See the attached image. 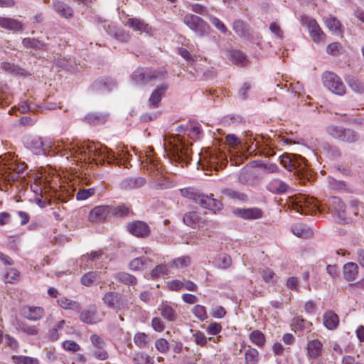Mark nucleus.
<instances>
[{
  "label": "nucleus",
  "instance_id": "1",
  "mask_svg": "<svg viewBox=\"0 0 364 364\" xmlns=\"http://www.w3.org/2000/svg\"><path fill=\"white\" fill-rule=\"evenodd\" d=\"M24 144L27 149L36 155H49L50 153L66 156V158L73 156L77 161L85 163L95 161L97 164L105 159H112L115 157L112 151L106 146L92 142H82L80 144L65 145L63 142L56 144H47L43 138L38 136H27L24 138Z\"/></svg>",
  "mask_w": 364,
  "mask_h": 364
},
{
  "label": "nucleus",
  "instance_id": "2",
  "mask_svg": "<svg viewBox=\"0 0 364 364\" xmlns=\"http://www.w3.org/2000/svg\"><path fill=\"white\" fill-rule=\"evenodd\" d=\"M144 168L151 172L149 186L156 190H163L171 188L173 186L167 177L164 174L163 168L160 163L151 157H146L145 161H142Z\"/></svg>",
  "mask_w": 364,
  "mask_h": 364
},
{
  "label": "nucleus",
  "instance_id": "3",
  "mask_svg": "<svg viewBox=\"0 0 364 364\" xmlns=\"http://www.w3.org/2000/svg\"><path fill=\"white\" fill-rule=\"evenodd\" d=\"M289 202L291 208L300 213L312 215L316 213L317 210L321 211L317 200L304 194H298L291 197Z\"/></svg>",
  "mask_w": 364,
  "mask_h": 364
},
{
  "label": "nucleus",
  "instance_id": "4",
  "mask_svg": "<svg viewBox=\"0 0 364 364\" xmlns=\"http://www.w3.org/2000/svg\"><path fill=\"white\" fill-rule=\"evenodd\" d=\"M166 77V73L149 68H139L132 75L131 79L136 85H146L161 80Z\"/></svg>",
  "mask_w": 364,
  "mask_h": 364
},
{
  "label": "nucleus",
  "instance_id": "5",
  "mask_svg": "<svg viewBox=\"0 0 364 364\" xmlns=\"http://www.w3.org/2000/svg\"><path fill=\"white\" fill-rule=\"evenodd\" d=\"M183 222L188 227L198 228L202 231L213 228L217 225L215 222L204 218L200 213L195 210L185 213L183 216Z\"/></svg>",
  "mask_w": 364,
  "mask_h": 364
},
{
  "label": "nucleus",
  "instance_id": "6",
  "mask_svg": "<svg viewBox=\"0 0 364 364\" xmlns=\"http://www.w3.org/2000/svg\"><path fill=\"white\" fill-rule=\"evenodd\" d=\"M280 164L289 171H295L298 175H304L306 168V159L295 154H283L279 156Z\"/></svg>",
  "mask_w": 364,
  "mask_h": 364
},
{
  "label": "nucleus",
  "instance_id": "7",
  "mask_svg": "<svg viewBox=\"0 0 364 364\" xmlns=\"http://www.w3.org/2000/svg\"><path fill=\"white\" fill-rule=\"evenodd\" d=\"M164 141L166 151L172 154L176 160H183V156L188 155V149L186 147L180 137L173 136Z\"/></svg>",
  "mask_w": 364,
  "mask_h": 364
},
{
  "label": "nucleus",
  "instance_id": "8",
  "mask_svg": "<svg viewBox=\"0 0 364 364\" xmlns=\"http://www.w3.org/2000/svg\"><path fill=\"white\" fill-rule=\"evenodd\" d=\"M323 84L333 94L342 96L346 93V86L341 79L334 73L326 71L322 75Z\"/></svg>",
  "mask_w": 364,
  "mask_h": 364
},
{
  "label": "nucleus",
  "instance_id": "9",
  "mask_svg": "<svg viewBox=\"0 0 364 364\" xmlns=\"http://www.w3.org/2000/svg\"><path fill=\"white\" fill-rule=\"evenodd\" d=\"M327 206L332 215L338 222H344L346 219V205L338 197H331L328 200Z\"/></svg>",
  "mask_w": 364,
  "mask_h": 364
},
{
  "label": "nucleus",
  "instance_id": "10",
  "mask_svg": "<svg viewBox=\"0 0 364 364\" xmlns=\"http://www.w3.org/2000/svg\"><path fill=\"white\" fill-rule=\"evenodd\" d=\"M104 303L109 308L117 311L125 309L127 305V301L117 293L107 292L102 297Z\"/></svg>",
  "mask_w": 364,
  "mask_h": 364
},
{
  "label": "nucleus",
  "instance_id": "11",
  "mask_svg": "<svg viewBox=\"0 0 364 364\" xmlns=\"http://www.w3.org/2000/svg\"><path fill=\"white\" fill-rule=\"evenodd\" d=\"M112 215V209L109 205H98L92 208L88 215L89 221L92 223H101Z\"/></svg>",
  "mask_w": 364,
  "mask_h": 364
},
{
  "label": "nucleus",
  "instance_id": "12",
  "mask_svg": "<svg viewBox=\"0 0 364 364\" xmlns=\"http://www.w3.org/2000/svg\"><path fill=\"white\" fill-rule=\"evenodd\" d=\"M195 202L204 208L214 211L220 210L223 206L220 201L199 193H198L196 198H195Z\"/></svg>",
  "mask_w": 364,
  "mask_h": 364
},
{
  "label": "nucleus",
  "instance_id": "13",
  "mask_svg": "<svg viewBox=\"0 0 364 364\" xmlns=\"http://www.w3.org/2000/svg\"><path fill=\"white\" fill-rule=\"evenodd\" d=\"M127 230L132 235L138 237H147L150 232L148 225L139 220L129 223L127 225Z\"/></svg>",
  "mask_w": 364,
  "mask_h": 364
},
{
  "label": "nucleus",
  "instance_id": "14",
  "mask_svg": "<svg viewBox=\"0 0 364 364\" xmlns=\"http://www.w3.org/2000/svg\"><path fill=\"white\" fill-rule=\"evenodd\" d=\"M21 312L24 318L33 321L41 319L45 314L44 309L40 306H25Z\"/></svg>",
  "mask_w": 364,
  "mask_h": 364
},
{
  "label": "nucleus",
  "instance_id": "15",
  "mask_svg": "<svg viewBox=\"0 0 364 364\" xmlns=\"http://www.w3.org/2000/svg\"><path fill=\"white\" fill-rule=\"evenodd\" d=\"M308 28L313 41L316 43L323 42L325 39V34L319 27L315 19L308 21Z\"/></svg>",
  "mask_w": 364,
  "mask_h": 364
},
{
  "label": "nucleus",
  "instance_id": "16",
  "mask_svg": "<svg viewBox=\"0 0 364 364\" xmlns=\"http://www.w3.org/2000/svg\"><path fill=\"white\" fill-rule=\"evenodd\" d=\"M80 318L82 321L88 324L96 323L101 321V318L97 314V309L95 306L83 310L80 314Z\"/></svg>",
  "mask_w": 364,
  "mask_h": 364
},
{
  "label": "nucleus",
  "instance_id": "17",
  "mask_svg": "<svg viewBox=\"0 0 364 364\" xmlns=\"http://www.w3.org/2000/svg\"><path fill=\"white\" fill-rule=\"evenodd\" d=\"M307 356L309 358H317L323 353V344L318 339H313L307 343Z\"/></svg>",
  "mask_w": 364,
  "mask_h": 364
},
{
  "label": "nucleus",
  "instance_id": "18",
  "mask_svg": "<svg viewBox=\"0 0 364 364\" xmlns=\"http://www.w3.org/2000/svg\"><path fill=\"white\" fill-rule=\"evenodd\" d=\"M168 86L166 85H161L156 87L151 93L149 99V106L151 108L158 107L162 97L164 95Z\"/></svg>",
  "mask_w": 364,
  "mask_h": 364
},
{
  "label": "nucleus",
  "instance_id": "19",
  "mask_svg": "<svg viewBox=\"0 0 364 364\" xmlns=\"http://www.w3.org/2000/svg\"><path fill=\"white\" fill-rule=\"evenodd\" d=\"M235 213L244 219H258L262 216V211L257 208H240L235 211Z\"/></svg>",
  "mask_w": 364,
  "mask_h": 364
},
{
  "label": "nucleus",
  "instance_id": "20",
  "mask_svg": "<svg viewBox=\"0 0 364 364\" xmlns=\"http://www.w3.org/2000/svg\"><path fill=\"white\" fill-rule=\"evenodd\" d=\"M146 183V179L143 177H130L122 180L120 183V188L124 190L137 188L143 186Z\"/></svg>",
  "mask_w": 364,
  "mask_h": 364
},
{
  "label": "nucleus",
  "instance_id": "21",
  "mask_svg": "<svg viewBox=\"0 0 364 364\" xmlns=\"http://www.w3.org/2000/svg\"><path fill=\"white\" fill-rule=\"evenodd\" d=\"M0 27L13 32L21 31L22 23L14 18L9 17H0Z\"/></svg>",
  "mask_w": 364,
  "mask_h": 364
},
{
  "label": "nucleus",
  "instance_id": "22",
  "mask_svg": "<svg viewBox=\"0 0 364 364\" xmlns=\"http://www.w3.org/2000/svg\"><path fill=\"white\" fill-rule=\"evenodd\" d=\"M183 22L195 31H200L205 25V22L201 18L193 14L186 15L183 18Z\"/></svg>",
  "mask_w": 364,
  "mask_h": 364
},
{
  "label": "nucleus",
  "instance_id": "23",
  "mask_svg": "<svg viewBox=\"0 0 364 364\" xmlns=\"http://www.w3.org/2000/svg\"><path fill=\"white\" fill-rule=\"evenodd\" d=\"M289 188V186L279 178L271 180L267 185V189L273 193H284Z\"/></svg>",
  "mask_w": 364,
  "mask_h": 364
},
{
  "label": "nucleus",
  "instance_id": "24",
  "mask_svg": "<svg viewBox=\"0 0 364 364\" xmlns=\"http://www.w3.org/2000/svg\"><path fill=\"white\" fill-rule=\"evenodd\" d=\"M343 274L344 278L348 281L351 282L356 279L358 274V267L354 262H348L346 263L343 268Z\"/></svg>",
  "mask_w": 364,
  "mask_h": 364
},
{
  "label": "nucleus",
  "instance_id": "25",
  "mask_svg": "<svg viewBox=\"0 0 364 364\" xmlns=\"http://www.w3.org/2000/svg\"><path fill=\"white\" fill-rule=\"evenodd\" d=\"M102 251H92L90 254L82 255L80 259V266L82 269H86L88 267L87 262L97 261L102 257Z\"/></svg>",
  "mask_w": 364,
  "mask_h": 364
},
{
  "label": "nucleus",
  "instance_id": "26",
  "mask_svg": "<svg viewBox=\"0 0 364 364\" xmlns=\"http://www.w3.org/2000/svg\"><path fill=\"white\" fill-rule=\"evenodd\" d=\"M151 263V259L146 256H141L133 259L129 262V268L133 271H139L144 269Z\"/></svg>",
  "mask_w": 364,
  "mask_h": 364
},
{
  "label": "nucleus",
  "instance_id": "27",
  "mask_svg": "<svg viewBox=\"0 0 364 364\" xmlns=\"http://www.w3.org/2000/svg\"><path fill=\"white\" fill-rule=\"evenodd\" d=\"M323 319L324 326L330 330L336 328L339 323L338 315L332 311L325 312Z\"/></svg>",
  "mask_w": 364,
  "mask_h": 364
},
{
  "label": "nucleus",
  "instance_id": "28",
  "mask_svg": "<svg viewBox=\"0 0 364 364\" xmlns=\"http://www.w3.org/2000/svg\"><path fill=\"white\" fill-rule=\"evenodd\" d=\"M291 230L294 235L299 237L307 238L313 235L312 230L303 223L294 224L291 228Z\"/></svg>",
  "mask_w": 364,
  "mask_h": 364
},
{
  "label": "nucleus",
  "instance_id": "29",
  "mask_svg": "<svg viewBox=\"0 0 364 364\" xmlns=\"http://www.w3.org/2000/svg\"><path fill=\"white\" fill-rule=\"evenodd\" d=\"M159 311L161 316L168 321H174L177 318L176 311L168 304H162L159 308Z\"/></svg>",
  "mask_w": 364,
  "mask_h": 364
},
{
  "label": "nucleus",
  "instance_id": "30",
  "mask_svg": "<svg viewBox=\"0 0 364 364\" xmlns=\"http://www.w3.org/2000/svg\"><path fill=\"white\" fill-rule=\"evenodd\" d=\"M1 68L7 73H11L14 75H26V71L18 67V65L9 63L2 62L1 63Z\"/></svg>",
  "mask_w": 364,
  "mask_h": 364
},
{
  "label": "nucleus",
  "instance_id": "31",
  "mask_svg": "<svg viewBox=\"0 0 364 364\" xmlns=\"http://www.w3.org/2000/svg\"><path fill=\"white\" fill-rule=\"evenodd\" d=\"M53 8L56 13L60 15L63 17L66 18H70L73 16V10L72 9L65 4V3L56 1H54Z\"/></svg>",
  "mask_w": 364,
  "mask_h": 364
},
{
  "label": "nucleus",
  "instance_id": "32",
  "mask_svg": "<svg viewBox=\"0 0 364 364\" xmlns=\"http://www.w3.org/2000/svg\"><path fill=\"white\" fill-rule=\"evenodd\" d=\"M125 25L132 28L134 31L140 32L146 31V29L148 28V25L146 24L144 21L136 18H128Z\"/></svg>",
  "mask_w": 364,
  "mask_h": 364
},
{
  "label": "nucleus",
  "instance_id": "33",
  "mask_svg": "<svg viewBox=\"0 0 364 364\" xmlns=\"http://www.w3.org/2000/svg\"><path fill=\"white\" fill-rule=\"evenodd\" d=\"M223 197L229 199L237 200L240 201H245L247 198V196L243 193L238 192L231 188H225L222 191Z\"/></svg>",
  "mask_w": 364,
  "mask_h": 364
},
{
  "label": "nucleus",
  "instance_id": "34",
  "mask_svg": "<svg viewBox=\"0 0 364 364\" xmlns=\"http://www.w3.org/2000/svg\"><path fill=\"white\" fill-rule=\"evenodd\" d=\"M112 215L117 217H125L129 214H132V211L129 207L124 204L119 205L117 206H111Z\"/></svg>",
  "mask_w": 364,
  "mask_h": 364
},
{
  "label": "nucleus",
  "instance_id": "35",
  "mask_svg": "<svg viewBox=\"0 0 364 364\" xmlns=\"http://www.w3.org/2000/svg\"><path fill=\"white\" fill-rule=\"evenodd\" d=\"M230 60L236 65L244 66L247 64V59L242 52L232 50L230 53Z\"/></svg>",
  "mask_w": 364,
  "mask_h": 364
},
{
  "label": "nucleus",
  "instance_id": "36",
  "mask_svg": "<svg viewBox=\"0 0 364 364\" xmlns=\"http://www.w3.org/2000/svg\"><path fill=\"white\" fill-rule=\"evenodd\" d=\"M23 45L26 48H32L34 49L44 50L46 44L37 39L26 38L22 41Z\"/></svg>",
  "mask_w": 364,
  "mask_h": 364
},
{
  "label": "nucleus",
  "instance_id": "37",
  "mask_svg": "<svg viewBox=\"0 0 364 364\" xmlns=\"http://www.w3.org/2000/svg\"><path fill=\"white\" fill-rule=\"evenodd\" d=\"M100 276V272H89L85 274L81 277V284L86 287H90L93 284V282L97 279V278Z\"/></svg>",
  "mask_w": 364,
  "mask_h": 364
},
{
  "label": "nucleus",
  "instance_id": "38",
  "mask_svg": "<svg viewBox=\"0 0 364 364\" xmlns=\"http://www.w3.org/2000/svg\"><path fill=\"white\" fill-rule=\"evenodd\" d=\"M11 358L15 364H39L38 360L32 357L13 355Z\"/></svg>",
  "mask_w": 364,
  "mask_h": 364
},
{
  "label": "nucleus",
  "instance_id": "39",
  "mask_svg": "<svg viewBox=\"0 0 364 364\" xmlns=\"http://www.w3.org/2000/svg\"><path fill=\"white\" fill-rule=\"evenodd\" d=\"M349 87L357 93L364 92V84L356 77H351L347 80Z\"/></svg>",
  "mask_w": 364,
  "mask_h": 364
},
{
  "label": "nucleus",
  "instance_id": "40",
  "mask_svg": "<svg viewBox=\"0 0 364 364\" xmlns=\"http://www.w3.org/2000/svg\"><path fill=\"white\" fill-rule=\"evenodd\" d=\"M58 303L63 309L77 310L79 309V304L74 301L68 299L65 297H62L58 300Z\"/></svg>",
  "mask_w": 364,
  "mask_h": 364
},
{
  "label": "nucleus",
  "instance_id": "41",
  "mask_svg": "<svg viewBox=\"0 0 364 364\" xmlns=\"http://www.w3.org/2000/svg\"><path fill=\"white\" fill-rule=\"evenodd\" d=\"M342 134H343L341 138V141H342L353 143L358 139V134L353 130L343 129Z\"/></svg>",
  "mask_w": 364,
  "mask_h": 364
},
{
  "label": "nucleus",
  "instance_id": "42",
  "mask_svg": "<svg viewBox=\"0 0 364 364\" xmlns=\"http://www.w3.org/2000/svg\"><path fill=\"white\" fill-rule=\"evenodd\" d=\"M250 338L252 343L258 346H263L265 342L264 334L258 330L253 331L250 335Z\"/></svg>",
  "mask_w": 364,
  "mask_h": 364
},
{
  "label": "nucleus",
  "instance_id": "43",
  "mask_svg": "<svg viewBox=\"0 0 364 364\" xmlns=\"http://www.w3.org/2000/svg\"><path fill=\"white\" fill-rule=\"evenodd\" d=\"M19 277L20 275L18 272L14 268H10L6 271L4 275V280L7 283L12 284L18 281Z\"/></svg>",
  "mask_w": 364,
  "mask_h": 364
},
{
  "label": "nucleus",
  "instance_id": "44",
  "mask_svg": "<svg viewBox=\"0 0 364 364\" xmlns=\"http://www.w3.org/2000/svg\"><path fill=\"white\" fill-rule=\"evenodd\" d=\"M247 364H255L257 362L258 351L255 348L248 349L245 354Z\"/></svg>",
  "mask_w": 364,
  "mask_h": 364
},
{
  "label": "nucleus",
  "instance_id": "45",
  "mask_svg": "<svg viewBox=\"0 0 364 364\" xmlns=\"http://www.w3.org/2000/svg\"><path fill=\"white\" fill-rule=\"evenodd\" d=\"M117 279L120 282L125 284L133 285L136 283V277L126 272L119 273L117 275Z\"/></svg>",
  "mask_w": 364,
  "mask_h": 364
},
{
  "label": "nucleus",
  "instance_id": "46",
  "mask_svg": "<svg viewBox=\"0 0 364 364\" xmlns=\"http://www.w3.org/2000/svg\"><path fill=\"white\" fill-rule=\"evenodd\" d=\"M95 193V190L93 188L80 189L76 194V198L78 200H84L92 196Z\"/></svg>",
  "mask_w": 364,
  "mask_h": 364
},
{
  "label": "nucleus",
  "instance_id": "47",
  "mask_svg": "<svg viewBox=\"0 0 364 364\" xmlns=\"http://www.w3.org/2000/svg\"><path fill=\"white\" fill-rule=\"evenodd\" d=\"M134 360L136 364H153L152 358L143 353H136Z\"/></svg>",
  "mask_w": 364,
  "mask_h": 364
},
{
  "label": "nucleus",
  "instance_id": "48",
  "mask_svg": "<svg viewBox=\"0 0 364 364\" xmlns=\"http://www.w3.org/2000/svg\"><path fill=\"white\" fill-rule=\"evenodd\" d=\"M210 22L220 31L222 33H226L228 32V28L225 26V24L217 17L210 15L209 17Z\"/></svg>",
  "mask_w": 364,
  "mask_h": 364
},
{
  "label": "nucleus",
  "instance_id": "49",
  "mask_svg": "<svg viewBox=\"0 0 364 364\" xmlns=\"http://www.w3.org/2000/svg\"><path fill=\"white\" fill-rule=\"evenodd\" d=\"M193 340L198 346H205L207 344L208 338L205 334L199 331H195L193 333Z\"/></svg>",
  "mask_w": 364,
  "mask_h": 364
},
{
  "label": "nucleus",
  "instance_id": "50",
  "mask_svg": "<svg viewBox=\"0 0 364 364\" xmlns=\"http://www.w3.org/2000/svg\"><path fill=\"white\" fill-rule=\"evenodd\" d=\"M134 343L140 348L145 347L149 342V338L144 333H137L134 338Z\"/></svg>",
  "mask_w": 364,
  "mask_h": 364
},
{
  "label": "nucleus",
  "instance_id": "51",
  "mask_svg": "<svg viewBox=\"0 0 364 364\" xmlns=\"http://www.w3.org/2000/svg\"><path fill=\"white\" fill-rule=\"evenodd\" d=\"M173 265H174L176 268H184L188 267L191 264L190 257L188 256H183L178 257L172 261Z\"/></svg>",
  "mask_w": 364,
  "mask_h": 364
},
{
  "label": "nucleus",
  "instance_id": "52",
  "mask_svg": "<svg viewBox=\"0 0 364 364\" xmlns=\"http://www.w3.org/2000/svg\"><path fill=\"white\" fill-rule=\"evenodd\" d=\"M343 127H336V126H329L327 128V132L328 134L331 136L332 137L341 140V138L342 136V133L343 132Z\"/></svg>",
  "mask_w": 364,
  "mask_h": 364
},
{
  "label": "nucleus",
  "instance_id": "53",
  "mask_svg": "<svg viewBox=\"0 0 364 364\" xmlns=\"http://www.w3.org/2000/svg\"><path fill=\"white\" fill-rule=\"evenodd\" d=\"M193 313L200 321H203L208 317L205 308L201 305H196L193 309Z\"/></svg>",
  "mask_w": 364,
  "mask_h": 364
},
{
  "label": "nucleus",
  "instance_id": "54",
  "mask_svg": "<svg viewBox=\"0 0 364 364\" xmlns=\"http://www.w3.org/2000/svg\"><path fill=\"white\" fill-rule=\"evenodd\" d=\"M27 165L24 162H11L9 165V169L11 171L16 172L18 174L23 173L26 170Z\"/></svg>",
  "mask_w": 364,
  "mask_h": 364
},
{
  "label": "nucleus",
  "instance_id": "55",
  "mask_svg": "<svg viewBox=\"0 0 364 364\" xmlns=\"http://www.w3.org/2000/svg\"><path fill=\"white\" fill-rule=\"evenodd\" d=\"M167 268L166 265H157L151 272L152 279H157L161 276L166 274Z\"/></svg>",
  "mask_w": 364,
  "mask_h": 364
},
{
  "label": "nucleus",
  "instance_id": "56",
  "mask_svg": "<svg viewBox=\"0 0 364 364\" xmlns=\"http://www.w3.org/2000/svg\"><path fill=\"white\" fill-rule=\"evenodd\" d=\"M63 348L68 351L77 352L80 349V346L72 340L65 341L62 343Z\"/></svg>",
  "mask_w": 364,
  "mask_h": 364
},
{
  "label": "nucleus",
  "instance_id": "57",
  "mask_svg": "<svg viewBox=\"0 0 364 364\" xmlns=\"http://www.w3.org/2000/svg\"><path fill=\"white\" fill-rule=\"evenodd\" d=\"M326 25L331 31H338L341 28V23L334 17H329L326 20Z\"/></svg>",
  "mask_w": 364,
  "mask_h": 364
},
{
  "label": "nucleus",
  "instance_id": "58",
  "mask_svg": "<svg viewBox=\"0 0 364 364\" xmlns=\"http://www.w3.org/2000/svg\"><path fill=\"white\" fill-rule=\"evenodd\" d=\"M90 341L95 348H101V347H105L106 343L102 337L93 334L90 336Z\"/></svg>",
  "mask_w": 364,
  "mask_h": 364
},
{
  "label": "nucleus",
  "instance_id": "59",
  "mask_svg": "<svg viewBox=\"0 0 364 364\" xmlns=\"http://www.w3.org/2000/svg\"><path fill=\"white\" fill-rule=\"evenodd\" d=\"M155 347L159 351L166 353L169 348V345L166 339L159 338L155 341Z\"/></svg>",
  "mask_w": 364,
  "mask_h": 364
},
{
  "label": "nucleus",
  "instance_id": "60",
  "mask_svg": "<svg viewBox=\"0 0 364 364\" xmlns=\"http://www.w3.org/2000/svg\"><path fill=\"white\" fill-rule=\"evenodd\" d=\"M95 84L98 87H101V85H103L105 89L111 90L117 83L111 78H105L96 82Z\"/></svg>",
  "mask_w": 364,
  "mask_h": 364
},
{
  "label": "nucleus",
  "instance_id": "61",
  "mask_svg": "<svg viewBox=\"0 0 364 364\" xmlns=\"http://www.w3.org/2000/svg\"><path fill=\"white\" fill-rule=\"evenodd\" d=\"M190 7H191L192 11H193L196 14H200L203 16H205L208 14V9L203 5H201L199 4H190Z\"/></svg>",
  "mask_w": 364,
  "mask_h": 364
},
{
  "label": "nucleus",
  "instance_id": "62",
  "mask_svg": "<svg viewBox=\"0 0 364 364\" xmlns=\"http://www.w3.org/2000/svg\"><path fill=\"white\" fill-rule=\"evenodd\" d=\"M218 267L220 268L226 269L230 266L232 263L231 257L227 255H221L219 257Z\"/></svg>",
  "mask_w": 364,
  "mask_h": 364
},
{
  "label": "nucleus",
  "instance_id": "63",
  "mask_svg": "<svg viewBox=\"0 0 364 364\" xmlns=\"http://www.w3.org/2000/svg\"><path fill=\"white\" fill-rule=\"evenodd\" d=\"M222 326L216 322L210 323L207 327V332L210 335H217L221 331Z\"/></svg>",
  "mask_w": 364,
  "mask_h": 364
},
{
  "label": "nucleus",
  "instance_id": "64",
  "mask_svg": "<svg viewBox=\"0 0 364 364\" xmlns=\"http://www.w3.org/2000/svg\"><path fill=\"white\" fill-rule=\"evenodd\" d=\"M93 356L98 360H106L108 358V353L105 350V347H101V348H96L93 353Z\"/></svg>",
  "mask_w": 364,
  "mask_h": 364
}]
</instances>
